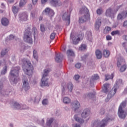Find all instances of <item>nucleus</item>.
<instances>
[{
  "label": "nucleus",
  "instance_id": "39",
  "mask_svg": "<svg viewBox=\"0 0 127 127\" xmlns=\"http://www.w3.org/2000/svg\"><path fill=\"white\" fill-rule=\"evenodd\" d=\"M117 34H120V31H113L111 32V35H112V36H114V35H117Z\"/></svg>",
  "mask_w": 127,
  "mask_h": 127
},
{
  "label": "nucleus",
  "instance_id": "32",
  "mask_svg": "<svg viewBox=\"0 0 127 127\" xmlns=\"http://www.w3.org/2000/svg\"><path fill=\"white\" fill-rule=\"evenodd\" d=\"M26 2H27V0H20L19 2V6L20 7H21V6H23Z\"/></svg>",
  "mask_w": 127,
  "mask_h": 127
},
{
  "label": "nucleus",
  "instance_id": "21",
  "mask_svg": "<svg viewBox=\"0 0 127 127\" xmlns=\"http://www.w3.org/2000/svg\"><path fill=\"white\" fill-rule=\"evenodd\" d=\"M95 55L97 59H101L102 58V52H101L100 50H96Z\"/></svg>",
  "mask_w": 127,
  "mask_h": 127
},
{
  "label": "nucleus",
  "instance_id": "34",
  "mask_svg": "<svg viewBox=\"0 0 127 127\" xmlns=\"http://www.w3.org/2000/svg\"><path fill=\"white\" fill-rule=\"evenodd\" d=\"M53 121L54 120L52 118L48 120L46 123L47 127H50V126H51V124L53 123Z\"/></svg>",
  "mask_w": 127,
  "mask_h": 127
},
{
  "label": "nucleus",
  "instance_id": "59",
  "mask_svg": "<svg viewBox=\"0 0 127 127\" xmlns=\"http://www.w3.org/2000/svg\"><path fill=\"white\" fill-rule=\"evenodd\" d=\"M123 26L125 27L126 26H127V21H125L124 22Z\"/></svg>",
  "mask_w": 127,
  "mask_h": 127
},
{
  "label": "nucleus",
  "instance_id": "2",
  "mask_svg": "<svg viewBox=\"0 0 127 127\" xmlns=\"http://www.w3.org/2000/svg\"><path fill=\"white\" fill-rule=\"evenodd\" d=\"M22 62L23 63L22 68L24 73L28 76L32 75L33 67L31 66V63H30L29 61H27L25 59L23 60Z\"/></svg>",
  "mask_w": 127,
  "mask_h": 127
},
{
  "label": "nucleus",
  "instance_id": "4",
  "mask_svg": "<svg viewBox=\"0 0 127 127\" xmlns=\"http://www.w3.org/2000/svg\"><path fill=\"white\" fill-rule=\"evenodd\" d=\"M127 102L126 101L123 102L120 105L118 109V116L120 119H126V117L127 116V112L124 111L123 109L126 107Z\"/></svg>",
  "mask_w": 127,
  "mask_h": 127
},
{
  "label": "nucleus",
  "instance_id": "9",
  "mask_svg": "<svg viewBox=\"0 0 127 127\" xmlns=\"http://www.w3.org/2000/svg\"><path fill=\"white\" fill-rule=\"evenodd\" d=\"M118 88H119V85H118L117 83H116L114 85V86L112 90L109 93L107 98L106 99V101L107 100H108L109 99H110V98H112L113 96L115 95V94L117 93Z\"/></svg>",
  "mask_w": 127,
  "mask_h": 127
},
{
  "label": "nucleus",
  "instance_id": "3",
  "mask_svg": "<svg viewBox=\"0 0 127 127\" xmlns=\"http://www.w3.org/2000/svg\"><path fill=\"white\" fill-rule=\"evenodd\" d=\"M80 13H84V16L79 18L80 23H83L85 21H87L88 19H90V12L89 9L85 6H84L80 11Z\"/></svg>",
  "mask_w": 127,
  "mask_h": 127
},
{
  "label": "nucleus",
  "instance_id": "50",
  "mask_svg": "<svg viewBox=\"0 0 127 127\" xmlns=\"http://www.w3.org/2000/svg\"><path fill=\"white\" fill-rule=\"evenodd\" d=\"M9 40H12V39H14V36L13 35H10L8 37Z\"/></svg>",
  "mask_w": 127,
  "mask_h": 127
},
{
  "label": "nucleus",
  "instance_id": "57",
  "mask_svg": "<svg viewBox=\"0 0 127 127\" xmlns=\"http://www.w3.org/2000/svg\"><path fill=\"white\" fill-rule=\"evenodd\" d=\"M21 49H25V47L24 46V45H23V44H21Z\"/></svg>",
  "mask_w": 127,
  "mask_h": 127
},
{
  "label": "nucleus",
  "instance_id": "35",
  "mask_svg": "<svg viewBox=\"0 0 127 127\" xmlns=\"http://www.w3.org/2000/svg\"><path fill=\"white\" fill-rule=\"evenodd\" d=\"M33 57L37 61H38V56L37 55V52L35 50L33 51Z\"/></svg>",
  "mask_w": 127,
  "mask_h": 127
},
{
  "label": "nucleus",
  "instance_id": "1",
  "mask_svg": "<svg viewBox=\"0 0 127 127\" xmlns=\"http://www.w3.org/2000/svg\"><path fill=\"white\" fill-rule=\"evenodd\" d=\"M20 68L19 66L12 67L10 72V82H13L15 84L17 83V81H19L18 74L19 73Z\"/></svg>",
  "mask_w": 127,
  "mask_h": 127
},
{
  "label": "nucleus",
  "instance_id": "51",
  "mask_svg": "<svg viewBox=\"0 0 127 127\" xmlns=\"http://www.w3.org/2000/svg\"><path fill=\"white\" fill-rule=\"evenodd\" d=\"M80 77V75H75L74 76V79L76 80V81H78L79 80V78Z\"/></svg>",
  "mask_w": 127,
  "mask_h": 127
},
{
  "label": "nucleus",
  "instance_id": "43",
  "mask_svg": "<svg viewBox=\"0 0 127 127\" xmlns=\"http://www.w3.org/2000/svg\"><path fill=\"white\" fill-rule=\"evenodd\" d=\"M40 29H41V31L42 32H44V31H45V28L44 27V25L41 24Z\"/></svg>",
  "mask_w": 127,
  "mask_h": 127
},
{
  "label": "nucleus",
  "instance_id": "18",
  "mask_svg": "<svg viewBox=\"0 0 127 127\" xmlns=\"http://www.w3.org/2000/svg\"><path fill=\"white\" fill-rule=\"evenodd\" d=\"M125 63V60L123 58L120 57L117 60V65L118 68H120L122 66V64Z\"/></svg>",
  "mask_w": 127,
  "mask_h": 127
},
{
  "label": "nucleus",
  "instance_id": "36",
  "mask_svg": "<svg viewBox=\"0 0 127 127\" xmlns=\"http://www.w3.org/2000/svg\"><path fill=\"white\" fill-rule=\"evenodd\" d=\"M124 17H125V16H124V14L123 13V12H121V13H119L118 15L117 19H118V20H120L123 19Z\"/></svg>",
  "mask_w": 127,
  "mask_h": 127
},
{
  "label": "nucleus",
  "instance_id": "23",
  "mask_svg": "<svg viewBox=\"0 0 127 127\" xmlns=\"http://www.w3.org/2000/svg\"><path fill=\"white\" fill-rule=\"evenodd\" d=\"M13 106L16 110H19V109L20 110H25V108H21L19 104L17 103V102H14Z\"/></svg>",
  "mask_w": 127,
  "mask_h": 127
},
{
  "label": "nucleus",
  "instance_id": "7",
  "mask_svg": "<svg viewBox=\"0 0 127 127\" xmlns=\"http://www.w3.org/2000/svg\"><path fill=\"white\" fill-rule=\"evenodd\" d=\"M30 29L28 28V29L26 30L24 35V41L28 42V43L32 44V34L29 31Z\"/></svg>",
  "mask_w": 127,
  "mask_h": 127
},
{
  "label": "nucleus",
  "instance_id": "16",
  "mask_svg": "<svg viewBox=\"0 0 127 127\" xmlns=\"http://www.w3.org/2000/svg\"><path fill=\"white\" fill-rule=\"evenodd\" d=\"M71 106L74 109V112H76L80 108V103L78 101H74L71 103Z\"/></svg>",
  "mask_w": 127,
  "mask_h": 127
},
{
  "label": "nucleus",
  "instance_id": "8",
  "mask_svg": "<svg viewBox=\"0 0 127 127\" xmlns=\"http://www.w3.org/2000/svg\"><path fill=\"white\" fill-rule=\"evenodd\" d=\"M23 86L22 89L24 90L26 92V91H28L29 89H30V86H29V83H28V79L27 78L24 77L22 79Z\"/></svg>",
  "mask_w": 127,
  "mask_h": 127
},
{
  "label": "nucleus",
  "instance_id": "12",
  "mask_svg": "<svg viewBox=\"0 0 127 127\" xmlns=\"http://www.w3.org/2000/svg\"><path fill=\"white\" fill-rule=\"evenodd\" d=\"M63 19L65 21H68L70 23V13L69 12H65L63 15Z\"/></svg>",
  "mask_w": 127,
  "mask_h": 127
},
{
  "label": "nucleus",
  "instance_id": "58",
  "mask_svg": "<svg viewBox=\"0 0 127 127\" xmlns=\"http://www.w3.org/2000/svg\"><path fill=\"white\" fill-rule=\"evenodd\" d=\"M3 86L2 85V83L1 82H0V92L1 91V89H2V87Z\"/></svg>",
  "mask_w": 127,
  "mask_h": 127
},
{
  "label": "nucleus",
  "instance_id": "42",
  "mask_svg": "<svg viewBox=\"0 0 127 127\" xmlns=\"http://www.w3.org/2000/svg\"><path fill=\"white\" fill-rule=\"evenodd\" d=\"M43 105H48V100L47 99H44L42 102Z\"/></svg>",
  "mask_w": 127,
  "mask_h": 127
},
{
  "label": "nucleus",
  "instance_id": "54",
  "mask_svg": "<svg viewBox=\"0 0 127 127\" xmlns=\"http://www.w3.org/2000/svg\"><path fill=\"white\" fill-rule=\"evenodd\" d=\"M47 0H41V3H42V4H44V3L47 2Z\"/></svg>",
  "mask_w": 127,
  "mask_h": 127
},
{
  "label": "nucleus",
  "instance_id": "40",
  "mask_svg": "<svg viewBox=\"0 0 127 127\" xmlns=\"http://www.w3.org/2000/svg\"><path fill=\"white\" fill-rule=\"evenodd\" d=\"M99 76L97 75V74H95L94 76H92L91 81H93V80H98L99 79Z\"/></svg>",
  "mask_w": 127,
  "mask_h": 127
},
{
  "label": "nucleus",
  "instance_id": "55",
  "mask_svg": "<svg viewBox=\"0 0 127 127\" xmlns=\"http://www.w3.org/2000/svg\"><path fill=\"white\" fill-rule=\"evenodd\" d=\"M38 0H32L33 4H36Z\"/></svg>",
  "mask_w": 127,
  "mask_h": 127
},
{
  "label": "nucleus",
  "instance_id": "37",
  "mask_svg": "<svg viewBox=\"0 0 127 127\" xmlns=\"http://www.w3.org/2000/svg\"><path fill=\"white\" fill-rule=\"evenodd\" d=\"M113 78H114V74L112 73L111 76L107 74L106 75L105 80L106 81H108L109 79H113Z\"/></svg>",
  "mask_w": 127,
  "mask_h": 127
},
{
  "label": "nucleus",
  "instance_id": "47",
  "mask_svg": "<svg viewBox=\"0 0 127 127\" xmlns=\"http://www.w3.org/2000/svg\"><path fill=\"white\" fill-rule=\"evenodd\" d=\"M122 13L123 14V16H124V17H127V9L123 11L122 12Z\"/></svg>",
  "mask_w": 127,
  "mask_h": 127
},
{
  "label": "nucleus",
  "instance_id": "27",
  "mask_svg": "<svg viewBox=\"0 0 127 127\" xmlns=\"http://www.w3.org/2000/svg\"><path fill=\"white\" fill-rule=\"evenodd\" d=\"M103 56L106 58L109 57L110 56V51L107 50H104L103 51Z\"/></svg>",
  "mask_w": 127,
  "mask_h": 127
},
{
  "label": "nucleus",
  "instance_id": "31",
  "mask_svg": "<svg viewBox=\"0 0 127 127\" xmlns=\"http://www.w3.org/2000/svg\"><path fill=\"white\" fill-rule=\"evenodd\" d=\"M18 7L15 6H12V10L14 14H16V13H17L18 12Z\"/></svg>",
  "mask_w": 127,
  "mask_h": 127
},
{
  "label": "nucleus",
  "instance_id": "45",
  "mask_svg": "<svg viewBox=\"0 0 127 127\" xmlns=\"http://www.w3.org/2000/svg\"><path fill=\"white\" fill-rule=\"evenodd\" d=\"M55 35H56V34L55 33H52L50 36L51 39H54V38H55Z\"/></svg>",
  "mask_w": 127,
  "mask_h": 127
},
{
  "label": "nucleus",
  "instance_id": "38",
  "mask_svg": "<svg viewBox=\"0 0 127 127\" xmlns=\"http://www.w3.org/2000/svg\"><path fill=\"white\" fill-rule=\"evenodd\" d=\"M7 71V66H5L3 68V69L2 71H1V75H4L5 73H6V71Z\"/></svg>",
  "mask_w": 127,
  "mask_h": 127
},
{
  "label": "nucleus",
  "instance_id": "48",
  "mask_svg": "<svg viewBox=\"0 0 127 127\" xmlns=\"http://www.w3.org/2000/svg\"><path fill=\"white\" fill-rule=\"evenodd\" d=\"M75 66L76 68H77V69H80V68H81V64L77 63L75 64Z\"/></svg>",
  "mask_w": 127,
  "mask_h": 127
},
{
  "label": "nucleus",
  "instance_id": "64",
  "mask_svg": "<svg viewBox=\"0 0 127 127\" xmlns=\"http://www.w3.org/2000/svg\"><path fill=\"white\" fill-rule=\"evenodd\" d=\"M123 38H124V39L127 41V36H124Z\"/></svg>",
  "mask_w": 127,
  "mask_h": 127
},
{
  "label": "nucleus",
  "instance_id": "20",
  "mask_svg": "<svg viewBox=\"0 0 127 127\" xmlns=\"http://www.w3.org/2000/svg\"><path fill=\"white\" fill-rule=\"evenodd\" d=\"M110 86V84L109 83H105L103 85V87H102V91L104 93H108V88Z\"/></svg>",
  "mask_w": 127,
  "mask_h": 127
},
{
  "label": "nucleus",
  "instance_id": "19",
  "mask_svg": "<svg viewBox=\"0 0 127 127\" xmlns=\"http://www.w3.org/2000/svg\"><path fill=\"white\" fill-rule=\"evenodd\" d=\"M1 23L4 26H7L8 25L9 21L8 19L6 18H2L1 20Z\"/></svg>",
  "mask_w": 127,
  "mask_h": 127
},
{
  "label": "nucleus",
  "instance_id": "28",
  "mask_svg": "<svg viewBox=\"0 0 127 127\" xmlns=\"http://www.w3.org/2000/svg\"><path fill=\"white\" fill-rule=\"evenodd\" d=\"M127 64H125L122 65L120 68V72H125L126 70H127Z\"/></svg>",
  "mask_w": 127,
  "mask_h": 127
},
{
  "label": "nucleus",
  "instance_id": "13",
  "mask_svg": "<svg viewBox=\"0 0 127 127\" xmlns=\"http://www.w3.org/2000/svg\"><path fill=\"white\" fill-rule=\"evenodd\" d=\"M63 58V55L61 53L56 54L55 61L57 63H59L62 61V59Z\"/></svg>",
  "mask_w": 127,
  "mask_h": 127
},
{
  "label": "nucleus",
  "instance_id": "60",
  "mask_svg": "<svg viewBox=\"0 0 127 127\" xmlns=\"http://www.w3.org/2000/svg\"><path fill=\"white\" fill-rule=\"evenodd\" d=\"M8 2L11 3L14 1V0H7Z\"/></svg>",
  "mask_w": 127,
  "mask_h": 127
},
{
  "label": "nucleus",
  "instance_id": "62",
  "mask_svg": "<svg viewBox=\"0 0 127 127\" xmlns=\"http://www.w3.org/2000/svg\"><path fill=\"white\" fill-rule=\"evenodd\" d=\"M87 57H88V56H87V55H85V56H84L83 57H81L82 60H84V58L86 59V58H87Z\"/></svg>",
  "mask_w": 127,
  "mask_h": 127
},
{
  "label": "nucleus",
  "instance_id": "22",
  "mask_svg": "<svg viewBox=\"0 0 127 127\" xmlns=\"http://www.w3.org/2000/svg\"><path fill=\"white\" fill-rule=\"evenodd\" d=\"M66 55L67 57H70V56L73 57L75 56V53L72 50H68L66 52Z\"/></svg>",
  "mask_w": 127,
  "mask_h": 127
},
{
  "label": "nucleus",
  "instance_id": "24",
  "mask_svg": "<svg viewBox=\"0 0 127 127\" xmlns=\"http://www.w3.org/2000/svg\"><path fill=\"white\" fill-rule=\"evenodd\" d=\"M101 23H102L101 20L99 19L96 21L95 27L96 29H97V30H99V28H100V26H101Z\"/></svg>",
  "mask_w": 127,
  "mask_h": 127
},
{
  "label": "nucleus",
  "instance_id": "17",
  "mask_svg": "<svg viewBox=\"0 0 127 127\" xmlns=\"http://www.w3.org/2000/svg\"><path fill=\"white\" fill-rule=\"evenodd\" d=\"M50 3L54 6H59L61 5V2L58 0H50Z\"/></svg>",
  "mask_w": 127,
  "mask_h": 127
},
{
  "label": "nucleus",
  "instance_id": "63",
  "mask_svg": "<svg viewBox=\"0 0 127 127\" xmlns=\"http://www.w3.org/2000/svg\"><path fill=\"white\" fill-rule=\"evenodd\" d=\"M73 127H81V126H80V125H78V124H75Z\"/></svg>",
  "mask_w": 127,
  "mask_h": 127
},
{
  "label": "nucleus",
  "instance_id": "6",
  "mask_svg": "<svg viewBox=\"0 0 127 127\" xmlns=\"http://www.w3.org/2000/svg\"><path fill=\"white\" fill-rule=\"evenodd\" d=\"M49 72H50V70L48 69H45L44 70V74L41 79V87H46L49 86V83H48V79L46 78V77L48 76V73Z\"/></svg>",
  "mask_w": 127,
  "mask_h": 127
},
{
  "label": "nucleus",
  "instance_id": "44",
  "mask_svg": "<svg viewBox=\"0 0 127 127\" xmlns=\"http://www.w3.org/2000/svg\"><path fill=\"white\" fill-rule=\"evenodd\" d=\"M96 12L97 14H102V13H103V10L102 9H98Z\"/></svg>",
  "mask_w": 127,
  "mask_h": 127
},
{
  "label": "nucleus",
  "instance_id": "29",
  "mask_svg": "<svg viewBox=\"0 0 127 127\" xmlns=\"http://www.w3.org/2000/svg\"><path fill=\"white\" fill-rule=\"evenodd\" d=\"M63 102L64 104H70L71 103V99L68 97H64L63 99Z\"/></svg>",
  "mask_w": 127,
  "mask_h": 127
},
{
  "label": "nucleus",
  "instance_id": "46",
  "mask_svg": "<svg viewBox=\"0 0 127 127\" xmlns=\"http://www.w3.org/2000/svg\"><path fill=\"white\" fill-rule=\"evenodd\" d=\"M6 52H7V50L6 49L4 50V51H2L1 52V56H4V55H5V54H6Z\"/></svg>",
  "mask_w": 127,
  "mask_h": 127
},
{
  "label": "nucleus",
  "instance_id": "61",
  "mask_svg": "<svg viewBox=\"0 0 127 127\" xmlns=\"http://www.w3.org/2000/svg\"><path fill=\"white\" fill-rule=\"evenodd\" d=\"M100 114L101 115H104V114H105V110H104L103 109H102L101 110V111L100 112Z\"/></svg>",
  "mask_w": 127,
  "mask_h": 127
},
{
  "label": "nucleus",
  "instance_id": "30",
  "mask_svg": "<svg viewBox=\"0 0 127 127\" xmlns=\"http://www.w3.org/2000/svg\"><path fill=\"white\" fill-rule=\"evenodd\" d=\"M87 48V46L85 44H81L80 47L79 48V50L80 51H84V50H86Z\"/></svg>",
  "mask_w": 127,
  "mask_h": 127
},
{
  "label": "nucleus",
  "instance_id": "10",
  "mask_svg": "<svg viewBox=\"0 0 127 127\" xmlns=\"http://www.w3.org/2000/svg\"><path fill=\"white\" fill-rule=\"evenodd\" d=\"M27 17H28V16L27 15V13L25 12L19 15V18L21 21H26L27 20Z\"/></svg>",
  "mask_w": 127,
  "mask_h": 127
},
{
  "label": "nucleus",
  "instance_id": "41",
  "mask_svg": "<svg viewBox=\"0 0 127 127\" xmlns=\"http://www.w3.org/2000/svg\"><path fill=\"white\" fill-rule=\"evenodd\" d=\"M111 30H112V28H111L109 26L106 27L105 28V31L106 32H109L111 31Z\"/></svg>",
  "mask_w": 127,
  "mask_h": 127
},
{
  "label": "nucleus",
  "instance_id": "14",
  "mask_svg": "<svg viewBox=\"0 0 127 127\" xmlns=\"http://www.w3.org/2000/svg\"><path fill=\"white\" fill-rule=\"evenodd\" d=\"M90 110L89 109H85L81 114V117L83 119H86L87 117L90 116Z\"/></svg>",
  "mask_w": 127,
  "mask_h": 127
},
{
  "label": "nucleus",
  "instance_id": "33",
  "mask_svg": "<svg viewBox=\"0 0 127 127\" xmlns=\"http://www.w3.org/2000/svg\"><path fill=\"white\" fill-rule=\"evenodd\" d=\"M66 89H68V91L70 92L73 90V84L71 83H69L67 84Z\"/></svg>",
  "mask_w": 127,
  "mask_h": 127
},
{
  "label": "nucleus",
  "instance_id": "5",
  "mask_svg": "<svg viewBox=\"0 0 127 127\" xmlns=\"http://www.w3.org/2000/svg\"><path fill=\"white\" fill-rule=\"evenodd\" d=\"M111 121V119L110 118H105L102 120V121H100V120H97L95 121L94 123L92 125V127H105L107 125H108V123Z\"/></svg>",
  "mask_w": 127,
  "mask_h": 127
},
{
  "label": "nucleus",
  "instance_id": "26",
  "mask_svg": "<svg viewBox=\"0 0 127 127\" xmlns=\"http://www.w3.org/2000/svg\"><path fill=\"white\" fill-rule=\"evenodd\" d=\"M106 14L107 16H111L113 15V10H112V9L109 8L106 10Z\"/></svg>",
  "mask_w": 127,
  "mask_h": 127
},
{
  "label": "nucleus",
  "instance_id": "52",
  "mask_svg": "<svg viewBox=\"0 0 127 127\" xmlns=\"http://www.w3.org/2000/svg\"><path fill=\"white\" fill-rule=\"evenodd\" d=\"M107 40H112V36L110 35H107L106 36Z\"/></svg>",
  "mask_w": 127,
  "mask_h": 127
},
{
  "label": "nucleus",
  "instance_id": "49",
  "mask_svg": "<svg viewBox=\"0 0 127 127\" xmlns=\"http://www.w3.org/2000/svg\"><path fill=\"white\" fill-rule=\"evenodd\" d=\"M94 95V94H92V93H89L87 95H85L84 96V98H86V97H93V96Z\"/></svg>",
  "mask_w": 127,
  "mask_h": 127
},
{
  "label": "nucleus",
  "instance_id": "11",
  "mask_svg": "<svg viewBox=\"0 0 127 127\" xmlns=\"http://www.w3.org/2000/svg\"><path fill=\"white\" fill-rule=\"evenodd\" d=\"M77 38L76 40H74L73 41V44H78L79 43V41L80 40H82L84 38V34H79L77 36Z\"/></svg>",
  "mask_w": 127,
  "mask_h": 127
},
{
  "label": "nucleus",
  "instance_id": "15",
  "mask_svg": "<svg viewBox=\"0 0 127 127\" xmlns=\"http://www.w3.org/2000/svg\"><path fill=\"white\" fill-rule=\"evenodd\" d=\"M43 12H45L46 14H49L50 16H53L55 14L54 11L53 10L50 9V8L48 7L46 8L45 10L43 11Z\"/></svg>",
  "mask_w": 127,
  "mask_h": 127
},
{
  "label": "nucleus",
  "instance_id": "25",
  "mask_svg": "<svg viewBox=\"0 0 127 127\" xmlns=\"http://www.w3.org/2000/svg\"><path fill=\"white\" fill-rule=\"evenodd\" d=\"M74 120L76 122H78V123H79V124H83L84 123V120L82 119H79L78 116L75 115L74 117Z\"/></svg>",
  "mask_w": 127,
  "mask_h": 127
},
{
  "label": "nucleus",
  "instance_id": "53",
  "mask_svg": "<svg viewBox=\"0 0 127 127\" xmlns=\"http://www.w3.org/2000/svg\"><path fill=\"white\" fill-rule=\"evenodd\" d=\"M37 31V30L36 29V28L35 27L33 28L32 32H34V37H35V32Z\"/></svg>",
  "mask_w": 127,
  "mask_h": 127
},
{
  "label": "nucleus",
  "instance_id": "56",
  "mask_svg": "<svg viewBox=\"0 0 127 127\" xmlns=\"http://www.w3.org/2000/svg\"><path fill=\"white\" fill-rule=\"evenodd\" d=\"M1 8H5V5H4V4L3 3H1Z\"/></svg>",
  "mask_w": 127,
  "mask_h": 127
}]
</instances>
